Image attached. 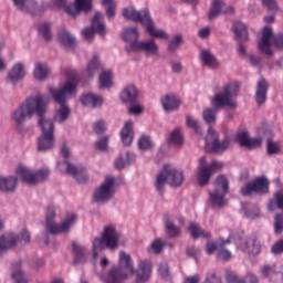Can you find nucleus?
I'll return each mask as SVG.
<instances>
[{
	"instance_id": "obj_27",
	"label": "nucleus",
	"mask_w": 283,
	"mask_h": 283,
	"mask_svg": "<svg viewBox=\"0 0 283 283\" xmlns=\"http://www.w3.org/2000/svg\"><path fill=\"white\" fill-rule=\"evenodd\" d=\"M25 77V65L21 62L15 63L8 73V81L17 83Z\"/></svg>"
},
{
	"instance_id": "obj_61",
	"label": "nucleus",
	"mask_w": 283,
	"mask_h": 283,
	"mask_svg": "<svg viewBox=\"0 0 283 283\" xmlns=\"http://www.w3.org/2000/svg\"><path fill=\"white\" fill-rule=\"evenodd\" d=\"M263 6L268 8L269 12H277L280 7L277 6V0H261Z\"/></svg>"
},
{
	"instance_id": "obj_58",
	"label": "nucleus",
	"mask_w": 283,
	"mask_h": 283,
	"mask_svg": "<svg viewBox=\"0 0 283 283\" xmlns=\"http://www.w3.org/2000/svg\"><path fill=\"white\" fill-rule=\"evenodd\" d=\"M163 249H165V243L163 242V240L156 239L150 244L149 252L155 253V255H158V254L163 253Z\"/></svg>"
},
{
	"instance_id": "obj_42",
	"label": "nucleus",
	"mask_w": 283,
	"mask_h": 283,
	"mask_svg": "<svg viewBox=\"0 0 283 283\" xmlns=\"http://www.w3.org/2000/svg\"><path fill=\"white\" fill-rule=\"evenodd\" d=\"M268 209L269 211H275V209H282L283 211V189L274 193V198L270 200Z\"/></svg>"
},
{
	"instance_id": "obj_62",
	"label": "nucleus",
	"mask_w": 283,
	"mask_h": 283,
	"mask_svg": "<svg viewBox=\"0 0 283 283\" xmlns=\"http://www.w3.org/2000/svg\"><path fill=\"white\" fill-rule=\"evenodd\" d=\"M274 231L275 233H280L283 231V213L276 214L274 222Z\"/></svg>"
},
{
	"instance_id": "obj_48",
	"label": "nucleus",
	"mask_w": 283,
	"mask_h": 283,
	"mask_svg": "<svg viewBox=\"0 0 283 283\" xmlns=\"http://www.w3.org/2000/svg\"><path fill=\"white\" fill-rule=\"evenodd\" d=\"M165 227L169 238H178L180 235V228H178L170 219L165 221Z\"/></svg>"
},
{
	"instance_id": "obj_12",
	"label": "nucleus",
	"mask_w": 283,
	"mask_h": 283,
	"mask_svg": "<svg viewBox=\"0 0 283 283\" xmlns=\"http://www.w3.org/2000/svg\"><path fill=\"white\" fill-rule=\"evenodd\" d=\"M15 172L27 185H39V182H45L50 178V170L48 168H41L33 172L28 167L19 166Z\"/></svg>"
},
{
	"instance_id": "obj_8",
	"label": "nucleus",
	"mask_w": 283,
	"mask_h": 283,
	"mask_svg": "<svg viewBox=\"0 0 283 283\" xmlns=\"http://www.w3.org/2000/svg\"><path fill=\"white\" fill-rule=\"evenodd\" d=\"M239 86L237 83H228L223 86L222 92L214 95L212 99V106L214 109H221V107H229L235 109L238 104L235 103V96H238Z\"/></svg>"
},
{
	"instance_id": "obj_1",
	"label": "nucleus",
	"mask_w": 283,
	"mask_h": 283,
	"mask_svg": "<svg viewBox=\"0 0 283 283\" xmlns=\"http://www.w3.org/2000/svg\"><path fill=\"white\" fill-rule=\"evenodd\" d=\"M48 112V97L43 94L27 98L15 111L12 112L11 118L17 127L33 116H39V125L42 134L38 138V151H52L56 139L54 138V120L45 117Z\"/></svg>"
},
{
	"instance_id": "obj_54",
	"label": "nucleus",
	"mask_w": 283,
	"mask_h": 283,
	"mask_svg": "<svg viewBox=\"0 0 283 283\" xmlns=\"http://www.w3.org/2000/svg\"><path fill=\"white\" fill-rule=\"evenodd\" d=\"M232 240H233V238H230L229 241H224L221 244V247L219 248L218 255H219L220 260H223L224 262H228V260L231 259V252L229 250L224 249V245L229 244Z\"/></svg>"
},
{
	"instance_id": "obj_13",
	"label": "nucleus",
	"mask_w": 283,
	"mask_h": 283,
	"mask_svg": "<svg viewBox=\"0 0 283 283\" xmlns=\"http://www.w3.org/2000/svg\"><path fill=\"white\" fill-rule=\"evenodd\" d=\"M125 51L128 54H130V52H143L146 56H158V52H160L155 39L128 44L126 45Z\"/></svg>"
},
{
	"instance_id": "obj_50",
	"label": "nucleus",
	"mask_w": 283,
	"mask_h": 283,
	"mask_svg": "<svg viewBox=\"0 0 283 283\" xmlns=\"http://www.w3.org/2000/svg\"><path fill=\"white\" fill-rule=\"evenodd\" d=\"M218 108H206L202 112V118L206 123H208V125H213V123H216L217 120V111Z\"/></svg>"
},
{
	"instance_id": "obj_5",
	"label": "nucleus",
	"mask_w": 283,
	"mask_h": 283,
	"mask_svg": "<svg viewBox=\"0 0 283 283\" xmlns=\"http://www.w3.org/2000/svg\"><path fill=\"white\" fill-rule=\"evenodd\" d=\"M135 273L136 270L134 269L132 255L122 251L119 252L118 266L113 268L108 272L105 283H123L129 275H134Z\"/></svg>"
},
{
	"instance_id": "obj_22",
	"label": "nucleus",
	"mask_w": 283,
	"mask_h": 283,
	"mask_svg": "<svg viewBox=\"0 0 283 283\" xmlns=\"http://www.w3.org/2000/svg\"><path fill=\"white\" fill-rule=\"evenodd\" d=\"M269 94V82L264 77H261L256 83V91L254 95L255 103L258 105H264L266 103V95Z\"/></svg>"
},
{
	"instance_id": "obj_51",
	"label": "nucleus",
	"mask_w": 283,
	"mask_h": 283,
	"mask_svg": "<svg viewBox=\"0 0 283 283\" xmlns=\"http://www.w3.org/2000/svg\"><path fill=\"white\" fill-rule=\"evenodd\" d=\"M129 151H126L122 154L116 160H115V167L116 169H125V167H129Z\"/></svg>"
},
{
	"instance_id": "obj_52",
	"label": "nucleus",
	"mask_w": 283,
	"mask_h": 283,
	"mask_svg": "<svg viewBox=\"0 0 283 283\" xmlns=\"http://www.w3.org/2000/svg\"><path fill=\"white\" fill-rule=\"evenodd\" d=\"M182 34H176L168 43V52H176L182 45Z\"/></svg>"
},
{
	"instance_id": "obj_35",
	"label": "nucleus",
	"mask_w": 283,
	"mask_h": 283,
	"mask_svg": "<svg viewBox=\"0 0 283 283\" xmlns=\"http://www.w3.org/2000/svg\"><path fill=\"white\" fill-rule=\"evenodd\" d=\"M33 76L36 78V81H45V78L50 76V69L48 67V64L43 62L35 63Z\"/></svg>"
},
{
	"instance_id": "obj_55",
	"label": "nucleus",
	"mask_w": 283,
	"mask_h": 283,
	"mask_svg": "<svg viewBox=\"0 0 283 283\" xmlns=\"http://www.w3.org/2000/svg\"><path fill=\"white\" fill-rule=\"evenodd\" d=\"M154 143L151 142V137L149 136H142L138 139V148L142 151H147L148 149H151Z\"/></svg>"
},
{
	"instance_id": "obj_39",
	"label": "nucleus",
	"mask_w": 283,
	"mask_h": 283,
	"mask_svg": "<svg viewBox=\"0 0 283 283\" xmlns=\"http://www.w3.org/2000/svg\"><path fill=\"white\" fill-rule=\"evenodd\" d=\"M114 85V75L112 71H103L99 75V87L102 90H109Z\"/></svg>"
},
{
	"instance_id": "obj_4",
	"label": "nucleus",
	"mask_w": 283,
	"mask_h": 283,
	"mask_svg": "<svg viewBox=\"0 0 283 283\" xmlns=\"http://www.w3.org/2000/svg\"><path fill=\"white\" fill-rule=\"evenodd\" d=\"M120 238L122 234L116 230L114 224L105 226L102 234L92 240V261H97L98 256L103 251H105V249L116 251V249H118Z\"/></svg>"
},
{
	"instance_id": "obj_19",
	"label": "nucleus",
	"mask_w": 283,
	"mask_h": 283,
	"mask_svg": "<svg viewBox=\"0 0 283 283\" xmlns=\"http://www.w3.org/2000/svg\"><path fill=\"white\" fill-rule=\"evenodd\" d=\"M240 240L242 239H237L234 242L243 253H248L249 255H259L260 251H262V245H260L255 237H248L242 243H240Z\"/></svg>"
},
{
	"instance_id": "obj_43",
	"label": "nucleus",
	"mask_w": 283,
	"mask_h": 283,
	"mask_svg": "<svg viewBox=\"0 0 283 283\" xmlns=\"http://www.w3.org/2000/svg\"><path fill=\"white\" fill-rule=\"evenodd\" d=\"M14 6L23 12H34L36 2L34 0H13Z\"/></svg>"
},
{
	"instance_id": "obj_59",
	"label": "nucleus",
	"mask_w": 283,
	"mask_h": 283,
	"mask_svg": "<svg viewBox=\"0 0 283 283\" xmlns=\"http://www.w3.org/2000/svg\"><path fill=\"white\" fill-rule=\"evenodd\" d=\"M186 125L188 127H191V129H193L198 134H202V128L200 127V123L195 118H192L190 115H187L186 117Z\"/></svg>"
},
{
	"instance_id": "obj_15",
	"label": "nucleus",
	"mask_w": 283,
	"mask_h": 283,
	"mask_svg": "<svg viewBox=\"0 0 283 283\" xmlns=\"http://www.w3.org/2000/svg\"><path fill=\"white\" fill-rule=\"evenodd\" d=\"M206 149L207 151H213V154L227 151V149H229V139L222 142L218 140V133L213 127H209L206 136Z\"/></svg>"
},
{
	"instance_id": "obj_7",
	"label": "nucleus",
	"mask_w": 283,
	"mask_h": 283,
	"mask_svg": "<svg viewBox=\"0 0 283 283\" xmlns=\"http://www.w3.org/2000/svg\"><path fill=\"white\" fill-rule=\"evenodd\" d=\"M229 193V179L220 175L213 182V189L209 191V202L213 209H222L229 205L227 200Z\"/></svg>"
},
{
	"instance_id": "obj_63",
	"label": "nucleus",
	"mask_w": 283,
	"mask_h": 283,
	"mask_svg": "<svg viewBox=\"0 0 283 283\" xmlns=\"http://www.w3.org/2000/svg\"><path fill=\"white\" fill-rule=\"evenodd\" d=\"M268 154L273 156V154H280V145L275 144L271 139L268 140Z\"/></svg>"
},
{
	"instance_id": "obj_18",
	"label": "nucleus",
	"mask_w": 283,
	"mask_h": 283,
	"mask_svg": "<svg viewBox=\"0 0 283 283\" xmlns=\"http://www.w3.org/2000/svg\"><path fill=\"white\" fill-rule=\"evenodd\" d=\"M262 277L271 283H283V265H263L261 270Z\"/></svg>"
},
{
	"instance_id": "obj_25",
	"label": "nucleus",
	"mask_w": 283,
	"mask_h": 283,
	"mask_svg": "<svg viewBox=\"0 0 283 283\" xmlns=\"http://www.w3.org/2000/svg\"><path fill=\"white\" fill-rule=\"evenodd\" d=\"M81 103L84 105V107L96 109V107H101V105H103L104 99L101 95H96L94 93H84L81 96Z\"/></svg>"
},
{
	"instance_id": "obj_49",
	"label": "nucleus",
	"mask_w": 283,
	"mask_h": 283,
	"mask_svg": "<svg viewBox=\"0 0 283 283\" xmlns=\"http://www.w3.org/2000/svg\"><path fill=\"white\" fill-rule=\"evenodd\" d=\"M71 176H73V178L78 182H85L87 180V169L81 166H74V169L71 171Z\"/></svg>"
},
{
	"instance_id": "obj_47",
	"label": "nucleus",
	"mask_w": 283,
	"mask_h": 283,
	"mask_svg": "<svg viewBox=\"0 0 283 283\" xmlns=\"http://www.w3.org/2000/svg\"><path fill=\"white\" fill-rule=\"evenodd\" d=\"M39 33L44 41H52V24L51 22H43L39 25Z\"/></svg>"
},
{
	"instance_id": "obj_28",
	"label": "nucleus",
	"mask_w": 283,
	"mask_h": 283,
	"mask_svg": "<svg viewBox=\"0 0 283 283\" xmlns=\"http://www.w3.org/2000/svg\"><path fill=\"white\" fill-rule=\"evenodd\" d=\"M137 98H138V88H136L135 85L126 86L120 94V101L126 105H134Z\"/></svg>"
},
{
	"instance_id": "obj_17",
	"label": "nucleus",
	"mask_w": 283,
	"mask_h": 283,
	"mask_svg": "<svg viewBox=\"0 0 283 283\" xmlns=\"http://www.w3.org/2000/svg\"><path fill=\"white\" fill-rule=\"evenodd\" d=\"M220 14H235V9L228 6L222 0H212L208 18L210 21H216Z\"/></svg>"
},
{
	"instance_id": "obj_57",
	"label": "nucleus",
	"mask_w": 283,
	"mask_h": 283,
	"mask_svg": "<svg viewBox=\"0 0 283 283\" xmlns=\"http://www.w3.org/2000/svg\"><path fill=\"white\" fill-rule=\"evenodd\" d=\"M105 6H107L106 14L108 19H114L116 17V2L114 0H102Z\"/></svg>"
},
{
	"instance_id": "obj_45",
	"label": "nucleus",
	"mask_w": 283,
	"mask_h": 283,
	"mask_svg": "<svg viewBox=\"0 0 283 283\" xmlns=\"http://www.w3.org/2000/svg\"><path fill=\"white\" fill-rule=\"evenodd\" d=\"M169 143H171L172 145H182V143H185V137L182 135V129H180L179 127L175 128L169 137H168Z\"/></svg>"
},
{
	"instance_id": "obj_31",
	"label": "nucleus",
	"mask_w": 283,
	"mask_h": 283,
	"mask_svg": "<svg viewBox=\"0 0 283 283\" xmlns=\"http://www.w3.org/2000/svg\"><path fill=\"white\" fill-rule=\"evenodd\" d=\"M73 251L75 254L74 264H85L87 262V258L90 256V253L87 252V247L73 243Z\"/></svg>"
},
{
	"instance_id": "obj_24",
	"label": "nucleus",
	"mask_w": 283,
	"mask_h": 283,
	"mask_svg": "<svg viewBox=\"0 0 283 283\" xmlns=\"http://www.w3.org/2000/svg\"><path fill=\"white\" fill-rule=\"evenodd\" d=\"M137 283H145L151 277V261H140L137 269Z\"/></svg>"
},
{
	"instance_id": "obj_64",
	"label": "nucleus",
	"mask_w": 283,
	"mask_h": 283,
	"mask_svg": "<svg viewBox=\"0 0 283 283\" xmlns=\"http://www.w3.org/2000/svg\"><path fill=\"white\" fill-rule=\"evenodd\" d=\"M272 253L274 255H280L283 253V240H280L272 245Z\"/></svg>"
},
{
	"instance_id": "obj_29",
	"label": "nucleus",
	"mask_w": 283,
	"mask_h": 283,
	"mask_svg": "<svg viewBox=\"0 0 283 283\" xmlns=\"http://www.w3.org/2000/svg\"><path fill=\"white\" fill-rule=\"evenodd\" d=\"M122 143L129 147L134 143V122L128 120L120 130Z\"/></svg>"
},
{
	"instance_id": "obj_14",
	"label": "nucleus",
	"mask_w": 283,
	"mask_h": 283,
	"mask_svg": "<svg viewBox=\"0 0 283 283\" xmlns=\"http://www.w3.org/2000/svg\"><path fill=\"white\" fill-rule=\"evenodd\" d=\"M240 191L241 196H253V193L262 196L269 193V179L259 177L243 186Z\"/></svg>"
},
{
	"instance_id": "obj_34",
	"label": "nucleus",
	"mask_w": 283,
	"mask_h": 283,
	"mask_svg": "<svg viewBox=\"0 0 283 283\" xmlns=\"http://www.w3.org/2000/svg\"><path fill=\"white\" fill-rule=\"evenodd\" d=\"M201 63L211 70H218L220 67V61L207 50L201 52Z\"/></svg>"
},
{
	"instance_id": "obj_38",
	"label": "nucleus",
	"mask_w": 283,
	"mask_h": 283,
	"mask_svg": "<svg viewBox=\"0 0 283 283\" xmlns=\"http://www.w3.org/2000/svg\"><path fill=\"white\" fill-rule=\"evenodd\" d=\"M243 216L249 218V220H255V218H260V208L252 203H242L241 209Z\"/></svg>"
},
{
	"instance_id": "obj_32",
	"label": "nucleus",
	"mask_w": 283,
	"mask_h": 283,
	"mask_svg": "<svg viewBox=\"0 0 283 283\" xmlns=\"http://www.w3.org/2000/svg\"><path fill=\"white\" fill-rule=\"evenodd\" d=\"M122 39L126 43H129V45H132V43H140V41H138V39H140V32L136 27L126 28L122 34Z\"/></svg>"
},
{
	"instance_id": "obj_56",
	"label": "nucleus",
	"mask_w": 283,
	"mask_h": 283,
	"mask_svg": "<svg viewBox=\"0 0 283 283\" xmlns=\"http://www.w3.org/2000/svg\"><path fill=\"white\" fill-rule=\"evenodd\" d=\"M32 234L28 231V229H23L18 235H15L18 244H30V240Z\"/></svg>"
},
{
	"instance_id": "obj_2",
	"label": "nucleus",
	"mask_w": 283,
	"mask_h": 283,
	"mask_svg": "<svg viewBox=\"0 0 283 283\" xmlns=\"http://www.w3.org/2000/svg\"><path fill=\"white\" fill-rule=\"evenodd\" d=\"M66 78L67 81L60 88H54L53 86L49 87V92L51 96H53V101L60 105V108L55 112L53 117L55 123L60 124L65 123L72 114L70 106H67V98L76 95L78 73L76 70H67Z\"/></svg>"
},
{
	"instance_id": "obj_21",
	"label": "nucleus",
	"mask_w": 283,
	"mask_h": 283,
	"mask_svg": "<svg viewBox=\"0 0 283 283\" xmlns=\"http://www.w3.org/2000/svg\"><path fill=\"white\" fill-rule=\"evenodd\" d=\"M78 220V216L74 212L66 213L65 219L62 221V223H57L51 233V235H59L60 233H70L72 227L76 224V221Z\"/></svg>"
},
{
	"instance_id": "obj_23",
	"label": "nucleus",
	"mask_w": 283,
	"mask_h": 283,
	"mask_svg": "<svg viewBox=\"0 0 283 283\" xmlns=\"http://www.w3.org/2000/svg\"><path fill=\"white\" fill-rule=\"evenodd\" d=\"M92 10V0H75L74 4L66 7V12L72 17L81 14V12H87Z\"/></svg>"
},
{
	"instance_id": "obj_40",
	"label": "nucleus",
	"mask_w": 283,
	"mask_h": 283,
	"mask_svg": "<svg viewBox=\"0 0 283 283\" xmlns=\"http://www.w3.org/2000/svg\"><path fill=\"white\" fill-rule=\"evenodd\" d=\"M13 272L11 274V277L17 282V283H28V276L23 271H21V262H17L12 265Z\"/></svg>"
},
{
	"instance_id": "obj_44",
	"label": "nucleus",
	"mask_w": 283,
	"mask_h": 283,
	"mask_svg": "<svg viewBox=\"0 0 283 283\" xmlns=\"http://www.w3.org/2000/svg\"><path fill=\"white\" fill-rule=\"evenodd\" d=\"M98 70H101V61L98 60V56L95 55L86 66V76L88 78H94V75Z\"/></svg>"
},
{
	"instance_id": "obj_30",
	"label": "nucleus",
	"mask_w": 283,
	"mask_h": 283,
	"mask_svg": "<svg viewBox=\"0 0 283 283\" xmlns=\"http://www.w3.org/2000/svg\"><path fill=\"white\" fill-rule=\"evenodd\" d=\"M161 105L165 112H176L180 107V98L174 94H168L161 97Z\"/></svg>"
},
{
	"instance_id": "obj_16",
	"label": "nucleus",
	"mask_w": 283,
	"mask_h": 283,
	"mask_svg": "<svg viewBox=\"0 0 283 283\" xmlns=\"http://www.w3.org/2000/svg\"><path fill=\"white\" fill-rule=\"evenodd\" d=\"M56 213H59V208L54 206L48 207L45 217V231L39 235L40 244H49L50 241L48 240V233L52 234L57 224L56 222H54Z\"/></svg>"
},
{
	"instance_id": "obj_37",
	"label": "nucleus",
	"mask_w": 283,
	"mask_h": 283,
	"mask_svg": "<svg viewBox=\"0 0 283 283\" xmlns=\"http://www.w3.org/2000/svg\"><path fill=\"white\" fill-rule=\"evenodd\" d=\"M232 30L239 41H249V31L247 25L240 21H237L232 25Z\"/></svg>"
},
{
	"instance_id": "obj_10",
	"label": "nucleus",
	"mask_w": 283,
	"mask_h": 283,
	"mask_svg": "<svg viewBox=\"0 0 283 283\" xmlns=\"http://www.w3.org/2000/svg\"><path fill=\"white\" fill-rule=\"evenodd\" d=\"M116 193V178L106 177L105 180L94 190L92 200L96 205H107Z\"/></svg>"
},
{
	"instance_id": "obj_41",
	"label": "nucleus",
	"mask_w": 283,
	"mask_h": 283,
	"mask_svg": "<svg viewBox=\"0 0 283 283\" xmlns=\"http://www.w3.org/2000/svg\"><path fill=\"white\" fill-rule=\"evenodd\" d=\"M188 231L190 235L195 238V240H198V238H211L209 232L202 230V228H200V226L195 222L190 223Z\"/></svg>"
},
{
	"instance_id": "obj_9",
	"label": "nucleus",
	"mask_w": 283,
	"mask_h": 283,
	"mask_svg": "<svg viewBox=\"0 0 283 283\" xmlns=\"http://www.w3.org/2000/svg\"><path fill=\"white\" fill-rule=\"evenodd\" d=\"M273 45L276 50H283V33L273 35V29L265 27L262 30V38L259 41V50L266 56H273Z\"/></svg>"
},
{
	"instance_id": "obj_36",
	"label": "nucleus",
	"mask_w": 283,
	"mask_h": 283,
	"mask_svg": "<svg viewBox=\"0 0 283 283\" xmlns=\"http://www.w3.org/2000/svg\"><path fill=\"white\" fill-rule=\"evenodd\" d=\"M57 38L60 43L65 45V48H74V45H76V39H74L65 28L60 29Z\"/></svg>"
},
{
	"instance_id": "obj_26",
	"label": "nucleus",
	"mask_w": 283,
	"mask_h": 283,
	"mask_svg": "<svg viewBox=\"0 0 283 283\" xmlns=\"http://www.w3.org/2000/svg\"><path fill=\"white\" fill-rule=\"evenodd\" d=\"M91 28L94 30L95 34H99V36H105L107 34V29L105 28V17L103 13L96 11L94 17L92 18Z\"/></svg>"
},
{
	"instance_id": "obj_6",
	"label": "nucleus",
	"mask_w": 283,
	"mask_h": 283,
	"mask_svg": "<svg viewBox=\"0 0 283 283\" xmlns=\"http://www.w3.org/2000/svg\"><path fill=\"white\" fill-rule=\"evenodd\" d=\"M184 182L185 174L182 170L176 169L171 164H166L156 176L155 189H157L158 193H163L166 185H170V187H180Z\"/></svg>"
},
{
	"instance_id": "obj_60",
	"label": "nucleus",
	"mask_w": 283,
	"mask_h": 283,
	"mask_svg": "<svg viewBox=\"0 0 283 283\" xmlns=\"http://www.w3.org/2000/svg\"><path fill=\"white\" fill-rule=\"evenodd\" d=\"M57 169L62 172V174H72L74 168V165L70 164V161L64 160V161H60L57 163Z\"/></svg>"
},
{
	"instance_id": "obj_3",
	"label": "nucleus",
	"mask_w": 283,
	"mask_h": 283,
	"mask_svg": "<svg viewBox=\"0 0 283 283\" xmlns=\"http://www.w3.org/2000/svg\"><path fill=\"white\" fill-rule=\"evenodd\" d=\"M122 14L124 19H127L128 21H134L135 23H142V25H145L146 31L153 36V39H164L165 41H169V33L163 29L156 28V22L151 19L149 9L138 11L134 7H127L123 9Z\"/></svg>"
},
{
	"instance_id": "obj_46",
	"label": "nucleus",
	"mask_w": 283,
	"mask_h": 283,
	"mask_svg": "<svg viewBox=\"0 0 283 283\" xmlns=\"http://www.w3.org/2000/svg\"><path fill=\"white\" fill-rule=\"evenodd\" d=\"M0 242H2L7 250L14 249V247L18 244L17 235L12 232L7 233L0 238Z\"/></svg>"
},
{
	"instance_id": "obj_53",
	"label": "nucleus",
	"mask_w": 283,
	"mask_h": 283,
	"mask_svg": "<svg viewBox=\"0 0 283 283\" xmlns=\"http://www.w3.org/2000/svg\"><path fill=\"white\" fill-rule=\"evenodd\" d=\"M95 149L102 153L107 151V149H109V137L103 136L99 139H97L95 143Z\"/></svg>"
},
{
	"instance_id": "obj_33",
	"label": "nucleus",
	"mask_w": 283,
	"mask_h": 283,
	"mask_svg": "<svg viewBox=\"0 0 283 283\" xmlns=\"http://www.w3.org/2000/svg\"><path fill=\"white\" fill-rule=\"evenodd\" d=\"M17 177H0V191L12 193L17 190Z\"/></svg>"
},
{
	"instance_id": "obj_20",
	"label": "nucleus",
	"mask_w": 283,
	"mask_h": 283,
	"mask_svg": "<svg viewBox=\"0 0 283 283\" xmlns=\"http://www.w3.org/2000/svg\"><path fill=\"white\" fill-rule=\"evenodd\" d=\"M235 140L241 147H247V149H255L258 147H262V138L255 137L251 138L249 136V132L242 130L237 134Z\"/></svg>"
},
{
	"instance_id": "obj_11",
	"label": "nucleus",
	"mask_w": 283,
	"mask_h": 283,
	"mask_svg": "<svg viewBox=\"0 0 283 283\" xmlns=\"http://www.w3.org/2000/svg\"><path fill=\"white\" fill-rule=\"evenodd\" d=\"M224 167L222 161H212L210 165L207 164L206 157H200L199 167L197 172V180L200 187H206L209 185V180H211V176Z\"/></svg>"
}]
</instances>
